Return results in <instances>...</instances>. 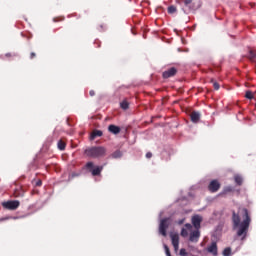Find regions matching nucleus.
<instances>
[{
	"mask_svg": "<svg viewBox=\"0 0 256 256\" xmlns=\"http://www.w3.org/2000/svg\"><path fill=\"white\" fill-rule=\"evenodd\" d=\"M213 87H214L215 91H219V89H220V85L217 82H213Z\"/></svg>",
	"mask_w": 256,
	"mask_h": 256,
	"instance_id": "obj_27",
	"label": "nucleus"
},
{
	"mask_svg": "<svg viewBox=\"0 0 256 256\" xmlns=\"http://www.w3.org/2000/svg\"><path fill=\"white\" fill-rule=\"evenodd\" d=\"M234 181L237 183L239 186L243 185V177L241 175H235L234 176Z\"/></svg>",
	"mask_w": 256,
	"mask_h": 256,
	"instance_id": "obj_17",
	"label": "nucleus"
},
{
	"mask_svg": "<svg viewBox=\"0 0 256 256\" xmlns=\"http://www.w3.org/2000/svg\"><path fill=\"white\" fill-rule=\"evenodd\" d=\"M231 191H233V187L228 186L224 188L223 193H231Z\"/></svg>",
	"mask_w": 256,
	"mask_h": 256,
	"instance_id": "obj_24",
	"label": "nucleus"
},
{
	"mask_svg": "<svg viewBox=\"0 0 256 256\" xmlns=\"http://www.w3.org/2000/svg\"><path fill=\"white\" fill-rule=\"evenodd\" d=\"M5 57H17V54L6 53Z\"/></svg>",
	"mask_w": 256,
	"mask_h": 256,
	"instance_id": "obj_31",
	"label": "nucleus"
},
{
	"mask_svg": "<svg viewBox=\"0 0 256 256\" xmlns=\"http://www.w3.org/2000/svg\"><path fill=\"white\" fill-rule=\"evenodd\" d=\"M185 223V218L178 220V225H183Z\"/></svg>",
	"mask_w": 256,
	"mask_h": 256,
	"instance_id": "obj_34",
	"label": "nucleus"
},
{
	"mask_svg": "<svg viewBox=\"0 0 256 256\" xmlns=\"http://www.w3.org/2000/svg\"><path fill=\"white\" fill-rule=\"evenodd\" d=\"M247 58L249 61H251V63H256V50H249Z\"/></svg>",
	"mask_w": 256,
	"mask_h": 256,
	"instance_id": "obj_15",
	"label": "nucleus"
},
{
	"mask_svg": "<svg viewBox=\"0 0 256 256\" xmlns=\"http://www.w3.org/2000/svg\"><path fill=\"white\" fill-rule=\"evenodd\" d=\"M109 133H112V135H119L121 133V127L111 124L108 126Z\"/></svg>",
	"mask_w": 256,
	"mask_h": 256,
	"instance_id": "obj_11",
	"label": "nucleus"
},
{
	"mask_svg": "<svg viewBox=\"0 0 256 256\" xmlns=\"http://www.w3.org/2000/svg\"><path fill=\"white\" fill-rule=\"evenodd\" d=\"M180 235L184 238L189 237V241H191V243H197L199 241V237H201V231H199V229L193 230V225L186 223L184 228L181 229Z\"/></svg>",
	"mask_w": 256,
	"mask_h": 256,
	"instance_id": "obj_2",
	"label": "nucleus"
},
{
	"mask_svg": "<svg viewBox=\"0 0 256 256\" xmlns=\"http://www.w3.org/2000/svg\"><path fill=\"white\" fill-rule=\"evenodd\" d=\"M107 153V149L103 146H93L90 148H87L84 151V154L86 157H90L91 159H99L101 157H105Z\"/></svg>",
	"mask_w": 256,
	"mask_h": 256,
	"instance_id": "obj_3",
	"label": "nucleus"
},
{
	"mask_svg": "<svg viewBox=\"0 0 256 256\" xmlns=\"http://www.w3.org/2000/svg\"><path fill=\"white\" fill-rule=\"evenodd\" d=\"M168 13H169L170 15H173V13H177V7H175V6H169V7H168Z\"/></svg>",
	"mask_w": 256,
	"mask_h": 256,
	"instance_id": "obj_20",
	"label": "nucleus"
},
{
	"mask_svg": "<svg viewBox=\"0 0 256 256\" xmlns=\"http://www.w3.org/2000/svg\"><path fill=\"white\" fill-rule=\"evenodd\" d=\"M89 95H90V97H95V91L94 90H90L89 91Z\"/></svg>",
	"mask_w": 256,
	"mask_h": 256,
	"instance_id": "obj_35",
	"label": "nucleus"
},
{
	"mask_svg": "<svg viewBox=\"0 0 256 256\" xmlns=\"http://www.w3.org/2000/svg\"><path fill=\"white\" fill-rule=\"evenodd\" d=\"M208 253H211L214 256H217V242H212L207 248Z\"/></svg>",
	"mask_w": 256,
	"mask_h": 256,
	"instance_id": "obj_14",
	"label": "nucleus"
},
{
	"mask_svg": "<svg viewBox=\"0 0 256 256\" xmlns=\"http://www.w3.org/2000/svg\"><path fill=\"white\" fill-rule=\"evenodd\" d=\"M9 219H18V217H12V216H6L0 218V223H3V221H9Z\"/></svg>",
	"mask_w": 256,
	"mask_h": 256,
	"instance_id": "obj_21",
	"label": "nucleus"
},
{
	"mask_svg": "<svg viewBox=\"0 0 256 256\" xmlns=\"http://www.w3.org/2000/svg\"><path fill=\"white\" fill-rule=\"evenodd\" d=\"M64 20H65V18H63V17L53 19L54 23H59V21H64Z\"/></svg>",
	"mask_w": 256,
	"mask_h": 256,
	"instance_id": "obj_29",
	"label": "nucleus"
},
{
	"mask_svg": "<svg viewBox=\"0 0 256 256\" xmlns=\"http://www.w3.org/2000/svg\"><path fill=\"white\" fill-rule=\"evenodd\" d=\"M223 255L224 256H229V255H231V248H225L224 250H223Z\"/></svg>",
	"mask_w": 256,
	"mask_h": 256,
	"instance_id": "obj_22",
	"label": "nucleus"
},
{
	"mask_svg": "<svg viewBox=\"0 0 256 256\" xmlns=\"http://www.w3.org/2000/svg\"><path fill=\"white\" fill-rule=\"evenodd\" d=\"M98 29L99 31H105V29H107V26H105V24H100Z\"/></svg>",
	"mask_w": 256,
	"mask_h": 256,
	"instance_id": "obj_28",
	"label": "nucleus"
},
{
	"mask_svg": "<svg viewBox=\"0 0 256 256\" xmlns=\"http://www.w3.org/2000/svg\"><path fill=\"white\" fill-rule=\"evenodd\" d=\"M180 255L181 256H187V250L185 248L180 249Z\"/></svg>",
	"mask_w": 256,
	"mask_h": 256,
	"instance_id": "obj_26",
	"label": "nucleus"
},
{
	"mask_svg": "<svg viewBox=\"0 0 256 256\" xmlns=\"http://www.w3.org/2000/svg\"><path fill=\"white\" fill-rule=\"evenodd\" d=\"M219 189H221V183H219L217 180H212L208 185V191H210V193H217Z\"/></svg>",
	"mask_w": 256,
	"mask_h": 256,
	"instance_id": "obj_7",
	"label": "nucleus"
},
{
	"mask_svg": "<svg viewBox=\"0 0 256 256\" xmlns=\"http://www.w3.org/2000/svg\"><path fill=\"white\" fill-rule=\"evenodd\" d=\"M97 137H103V131L101 130H93L90 135V141H95Z\"/></svg>",
	"mask_w": 256,
	"mask_h": 256,
	"instance_id": "obj_13",
	"label": "nucleus"
},
{
	"mask_svg": "<svg viewBox=\"0 0 256 256\" xmlns=\"http://www.w3.org/2000/svg\"><path fill=\"white\" fill-rule=\"evenodd\" d=\"M120 157H123V153L120 150H116L114 153H112L113 159H120Z\"/></svg>",
	"mask_w": 256,
	"mask_h": 256,
	"instance_id": "obj_19",
	"label": "nucleus"
},
{
	"mask_svg": "<svg viewBox=\"0 0 256 256\" xmlns=\"http://www.w3.org/2000/svg\"><path fill=\"white\" fill-rule=\"evenodd\" d=\"M151 157H153V153L147 152L146 153V159H151Z\"/></svg>",
	"mask_w": 256,
	"mask_h": 256,
	"instance_id": "obj_30",
	"label": "nucleus"
},
{
	"mask_svg": "<svg viewBox=\"0 0 256 256\" xmlns=\"http://www.w3.org/2000/svg\"><path fill=\"white\" fill-rule=\"evenodd\" d=\"M167 229H169V218H164L161 220L159 225V233L163 237H167Z\"/></svg>",
	"mask_w": 256,
	"mask_h": 256,
	"instance_id": "obj_6",
	"label": "nucleus"
},
{
	"mask_svg": "<svg viewBox=\"0 0 256 256\" xmlns=\"http://www.w3.org/2000/svg\"><path fill=\"white\" fill-rule=\"evenodd\" d=\"M245 97H246V99H253V92H251L249 90L246 91Z\"/></svg>",
	"mask_w": 256,
	"mask_h": 256,
	"instance_id": "obj_23",
	"label": "nucleus"
},
{
	"mask_svg": "<svg viewBox=\"0 0 256 256\" xmlns=\"http://www.w3.org/2000/svg\"><path fill=\"white\" fill-rule=\"evenodd\" d=\"M190 119H191L192 123H199V121L201 119V113H199L197 111H193L190 114Z\"/></svg>",
	"mask_w": 256,
	"mask_h": 256,
	"instance_id": "obj_12",
	"label": "nucleus"
},
{
	"mask_svg": "<svg viewBox=\"0 0 256 256\" xmlns=\"http://www.w3.org/2000/svg\"><path fill=\"white\" fill-rule=\"evenodd\" d=\"M37 57V54L35 52L30 53V59H35Z\"/></svg>",
	"mask_w": 256,
	"mask_h": 256,
	"instance_id": "obj_32",
	"label": "nucleus"
},
{
	"mask_svg": "<svg viewBox=\"0 0 256 256\" xmlns=\"http://www.w3.org/2000/svg\"><path fill=\"white\" fill-rule=\"evenodd\" d=\"M86 169L92 173L93 177H99L101 175V171H103V166H96L93 164V162H87L86 163Z\"/></svg>",
	"mask_w": 256,
	"mask_h": 256,
	"instance_id": "obj_4",
	"label": "nucleus"
},
{
	"mask_svg": "<svg viewBox=\"0 0 256 256\" xmlns=\"http://www.w3.org/2000/svg\"><path fill=\"white\" fill-rule=\"evenodd\" d=\"M176 75H177V68L172 67V68H169L168 70L164 71L162 74V77L164 79H169L171 77H175Z\"/></svg>",
	"mask_w": 256,
	"mask_h": 256,
	"instance_id": "obj_10",
	"label": "nucleus"
},
{
	"mask_svg": "<svg viewBox=\"0 0 256 256\" xmlns=\"http://www.w3.org/2000/svg\"><path fill=\"white\" fill-rule=\"evenodd\" d=\"M170 238L172 241V245L174 247V251H175V253H177V251H179V234L171 233Z\"/></svg>",
	"mask_w": 256,
	"mask_h": 256,
	"instance_id": "obj_9",
	"label": "nucleus"
},
{
	"mask_svg": "<svg viewBox=\"0 0 256 256\" xmlns=\"http://www.w3.org/2000/svg\"><path fill=\"white\" fill-rule=\"evenodd\" d=\"M57 145L60 151H65V148L67 147V143L63 140H59Z\"/></svg>",
	"mask_w": 256,
	"mask_h": 256,
	"instance_id": "obj_16",
	"label": "nucleus"
},
{
	"mask_svg": "<svg viewBox=\"0 0 256 256\" xmlns=\"http://www.w3.org/2000/svg\"><path fill=\"white\" fill-rule=\"evenodd\" d=\"M120 107L121 109H123L124 111H127V109H129V102L127 100H123L120 103Z\"/></svg>",
	"mask_w": 256,
	"mask_h": 256,
	"instance_id": "obj_18",
	"label": "nucleus"
},
{
	"mask_svg": "<svg viewBox=\"0 0 256 256\" xmlns=\"http://www.w3.org/2000/svg\"><path fill=\"white\" fill-rule=\"evenodd\" d=\"M41 185H43V181L37 180L36 187H41Z\"/></svg>",
	"mask_w": 256,
	"mask_h": 256,
	"instance_id": "obj_33",
	"label": "nucleus"
},
{
	"mask_svg": "<svg viewBox=\"0 0 256 256\" xmlns=\"http://www.w3.org/2000/svg\"><path fill=\"white\" fill-rule=\"evenodd\" d=\"M192 225L194 227V229H201V223H203V217H201L200 215H194L192 216Z\"/></svg>",
	"mask_w": 256,
	"mask_h": 256,
	"instance_id": "obj_8",
	"label": "nucleus"
},
{
	"mask_svg": "<svg viewBox=\"0 0 256 256\" xmlns=\"http://www.w3.org/2000/svg\"><path fill=\"white\" fill-rule=\"evenodd\" d=\"M181 1L182 3H184L186 7H188V5H191V3H193V0H181Z\"/></svg>",
	"mask_w": 256,
	"mask_h": 256,
	"instance_id": "obj_25",
	"label": "nucleus"
},
{
	"mask_svg": "<svg viewBox=\"0 0 256 256\" xmlns=\"http://www.w3.org/2000/svg\"><path fill=\"white\" fill-rule=\"evenodd\" d=\"M243 221L241 222V217L239 214L233 211L232 213V223L234 229L238 228L237 236L242 237V241L246 239L247 233L249 232V225H251V216H249V210L247 208L242 209Z\"/></svg>",
	"mask_w": 256,
	"mask_h": 256,
	"instance_id": "obj_1",
	"label": "nucleus"
},
{
	"mask_svg": "<svg viewBox=\"0 0 256 256\" xmlns=\"http://www.w3.org/2000/svg\"><path fill=\"white\" fill-rule=\"evenodd\" d=\"M20 205L21 202H19V200H10L2 203V207H4V209H9L10 211H15L16 209H19Z\"/></svg>",
	"mask_w": 256,
	"mask_h": 256,
	"instance_id": "obj_5",
	"label": "nucleus"
}]
</instances>
